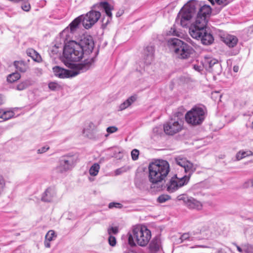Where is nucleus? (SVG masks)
<instances>
[{
	"mask_svg": "<svg viewBox=\"0 0 253 253\" xmlns=\"http://www.w3.org/2000/svg\"><path fill=\"white\" fill-rule=\"evenodd\" d=\"M207 109L204 106L193 107L185 116L186 122L194 126L201 124L206 118Z\"/></svg>",
	"mask_w": 253,
	"mask_h": 253,
	"instance_id": "obj_7",
	"label": "nucleus"
},
{
	"mask_svg": "<svg viewBox=\"0 0 253 253\" xmlns=\"http://www.w3.org/2000/svg\"><path fill=\"white\" fill-rule=\"evenodd\" d=\"M204 64L206 67H209L210 69H211V71L214 73L218 74L221 72L220 65L218 63V61L215 59L206 57L204 61Z\"/></svg>",
	"mask_w": 253,
	"mask_h": 253,
	"instance_id": "obj_15",
	"label": "nucleus"
},
{
	"mask_svg": "<svg viewBox=\"0 0 253 253\" xmlns=\"http://www.w3.org/2000/svg\"><path fill=\"white\" fill-rule=\"evenodd\" d=\"M194 68L195 70L199 71L200 70V67L198 66L194 65Z\"/></svg>",
	"mask_w": 253,
	"mask_h": 253,
	"instance_id": "obj_56",
	"label": "nucleus"
},
{
	"mask_svg": "<svg viewBox=\"0 0 253 253\" xmlns=\"http://www.w3.org/2000/svg\"><path fill=\"white\" fill-rule=\"evenodd\" d=\"M77 17L70 24V29L73 32L78 26L79 24L82 20L83 25L84 27L86 29L91 28L99 19L100 17Z\"/></svg>",
	"mask_w": 253,
	"mask_h": 253,
	"instance_id": "obj_10",
	"label": "nucleus"
},
{
	"mask_svg": "<svg viewBox=\"0 0 253 253\" xmlns=\"http://www.w3.org/2000/svg\"><path fill=\"white\" fill-rule=\"evenodd\" d=\"M92 8L85 15L81 14L80 16H101L100 12L96 10V9L104 11L106 16H112V11L114 10V6L107 1H100L94 4Z\"/></svg>",
	"mask_w": 253,
	"mask_h": 253,
	"instance_id": "obj_8",
	"label": "nucleus"
},
{
	"mask_svg": "<svg viewBox=\"0 0 253 253\" xmlns=\"http://www.w3.org/2000/svg\"><path fill=\"white\" fill-rule=\"evenodd\" d=\"M161 248V243L160 239L158 237H155L150 242L148 252H146L142 250H129L126 253H157Z\"/></svg>",
	"mask_w": 253,
	"mask_h": 253,
	"instance_id": "obj_14",
	"label": "nucleus"
},
{
	"mask_svg": "<svg viewBox=\"0 0 253 253\" xmlns=\"http://www.w3.org/2000/svg\"><path fill=\"white\" fill-rule=\"evenodd\" d=\"M189 238H190V236H189V233H184V234H183V235H182L181 236V237H180V240L181 241V242H183L184 241L189 240Z\"/></svg>",
	"mask_w": 253,
	"mask_h": 253,
	"instance_id": "obj_49",
	"label": "nucleus"
},
{
	"mask_svg": "<svg viewBox=\"0 0 253 253\" xmlns=\"http://www.w3.org/2000/svg\"><path fill=\"white\" fill-rule=\"evenodd\" d=\"M188 160L186 158L181 157L180 156L175 158V162L178 165L182 167L187 162Z\"/></svg>",
	"mask_w": 253,
	"mask_h": 253,
	"instance_id": "obj_32",
	"label": "nucleus"
},
{
	"mask_svg": "<svg viewBox=\"0 0 253 253\" xmlns=\"http://www.w3.org/2000/svg\"><path fill=\"white\" fill-rule=\"evenodd\" d=\"M108 135V134H106V135H105V136H107Z\"/></svg>",
	"mask_w": 253,
	"mask_h": 253,
	"instance_id": "obj_60",
	"label": "nucleus"
},
{
	"mask_svg": "<svg viewBox=\"0 0 253 253\" xmlns=\"http://www.w3.org/2000/svg\"><path fill=\"white\" fill-rule=\"evenodd\" d=\"M99 169V165L97 163H95L90 167L89 170V173L91 176H96L97 175Z\"/></svg>",
	"mask_w": 253,
	"mask_h": 253,
	"instance_id": "obj_30",
	"label": "nucleus"
},
{
	"mask_svg": "<svg viewBox=\"0 0 253 253\" xmlns=\"http://www.w3.org/2000/svg\"><path fill=\"white\" fill-rule=\"evenodd\" d=\"M21 8L23 10L28 11L31 8V6L29 3H26L21 6Z\"/></svg>",
	"mask_w": 253,
	"mask_h": 253,
	"instance_id": "obj_50",
	"label": "nucleus"
},
{
	"mask_svg": "<svg viewBox=\"0 0 253 253\" xmlns=\"http://www.w3.org/2000/svg\"><path fill=\"white\" fill-rule=\"evenodd\" d=\"M149 180L152 183V188L157 185V190H161L163 187V182L165 180L169 172V165L165 160H158L151 163L148 167Z\"/></svg>",
	"mask_w": 253,
	"mask_h": 253,
	"instance_id": "obj_2",
	"label": "nucleus"
},
{
	"mask_svg": "<svg viewBox=\"0 0 253 253\" xmlns=\"http://www.w3.org/2000/svg\"><path fill=\"white\" fill-rule=\"evenodd\" d=\"M14 65L17 71L21 72H25L28 66L26 63L23 61H16L14 62Z\"/></svg>",
	"mask_w": 253,
	"mask_h": 253,
	"instance_id": "obj_25",
	"label": "nucleus"
},
{
	"mask_svg": "<svg viewBox=\"0 0 253 253\" xmlns=\"http://www.w3.org/2000/svg\"><path fill=\"white\" fill-rule=\"evenodd\" d=\"M94 48V42L90 36L82 38L79 43L72 42L66 45L64 49V57L70 62L79 61L84 54H88L92 52Z\"/></svg>",
	"mask_w": 253,
	"mask_h": 253,
	"instance_id": "obj_1",
	"label": "nucleus"
},
{
	"mask_svg": "<svg viewBox=\"0 0 253 253\" xmlns=\"http://www.w3.org/2000/svg\"><path fill=\"white\" fill-rule=\"evenodd\" d=\"M184 180L185 179L183 178H179L176 174L174 175L167 184V191L169 193H172L180 187L187 185L188 182L184 183Z\"/></svg>",
	"mask_w": 253,
	"mask_h": 253,
	"instance_id": "obj_13",
	"label": "nucleus"
},
{
	"mask_svg": "<svg viewBox=\"0 0 253 253\" xmlns=\"http://www.w3.org/2000/svg\"><path fill=\"white\" fill-rule=\"evenodd\" d=\"M135 185H136V187H139V188H140V186H139V185L137 183V182H135Z\"/></svg>",
	"mask_w": 253,
	"mask_h": 253,
	"instance_id": "obj_58",
	"label": "nucleus"
},
{
	"mask_svg": "<svg viewBox=\"0 0 253 253\" xmlns=\"http://www.w3.org/2000/svg\"><path fill=\"white\" fill-rule=\"evenodd\" d=\"M50 241L45 240L44 242V246L47 248H50Z\"/></svg>",
	"mask_w": 253,
	"mask_h": 253,
	"instance_id": "obj_53",
	"label": "nucleus"
},
{
	"mask_svg": "<svg viewBox=\"0 0 253 253\" xmlns=\"http://www.w3.org/2000/svg\"><path fill=\"white\" fill-rule=\"evenodd\" d=\"M238 66H234L233 67V71L235 72H237L238 71Z\"/></svg>",
	"mask_w": 253,
	"mask_h": 253,
	"instance_id": "obj_57",
	"label": "nucleus"
},
{
	"mask_svg": "<svg viewBox=\"0 0 253 253\" xmlns=\"http://www.w3.org/2000/svg\"><path fill=\"white\" fill-rule=\"evenodd\" d=\"M49 147L47 146H43L42 148L38 149L37 153L38 154H42L45 152H46L48 150H49Z\"/></svg>",
	"mask_w": 253,
	"mask_h": 253,
	"instance_id": "obj_47",
	"label": "nucleus"
},
{
	"mask_svg": "<svg viewBox=\"0 0 253 253\" xmlns=\"http://www.w3.org/2000/svg\"><path fill=\"white\" fill-rule=\"evenodd\" d=\"M244 188H248L250 187H253V179H249L246 181L243 185Z\"/></svg>",
	"mask_w": 253,
	"mask_h": 253,
	"instance_id": "obj_43",
	"label": "nucleus"
},
{
	"mask_svg": "<svg viewBox=\"0 0 253 253\" xmlns=\"http://www.w3.org/2000/svg\"><path fill=\"white\" fill-rule=\"evenodd\" d=\"M139 152L138 150L134 149L132 150L131 153V157L133 160H136L138 158Z\"/></svg>",
	"mask_w": 253,
	"mask_h": 253,
	"instance_id": "obj_41",
	"label": "nucleus"
},
{
	"mask_svg": "<svg viewBox=\"0 0 253 253\" xmlns=\"http://www.w3.org/2000/svg\"><path fill=\"white\" fill-rule=\"evenodd\" d=\"M252 125H253V126H252V127H253V124H252Z\"/></svg>",
	"mask_w": 253,
	"mask_h": 253,
	"instance_id": "obj_61",
	"label": "nucleus"
},
{
	"mask_svg": "<svg viewBox=\"0 0 253 253\" xmlns=\"http://www.w3.org/2000/svg\"><path fill=\"white\" fill-rule=\"evenodd\" d=\"M198 10L196 16H207L211 14V8L210 6L206 4L202 6L199 4Z\"/></svg>",
	"mask_w": 253,
	"mask_h": 253,
	"instance_id": "obj_24",
	"label": "nucleus"
},
{
	"mask_svg": "<svg viewBox=\"0 0 253 253\" xmlns=\"http://www.w3.org/2000/svg\"><path fill=\"white\" fill-rule=\"evenodd\" d=\"M128 243L131 247L136 244L141 247L146 246L151 238V232L145 226H136L127 234Z\"/></svg>",
	"mask_w": 253,
	"mask_h": 253,
	"instance_id": "obj_4",
	"label": "nucleus"
},
{
	"mask_svg": "<svg viewBox=\"0 0 253 253\" xmlns=\"http://www.w3.org/2000/svg\"><path fill=\"white\" fill-rule=\"evenodd\" d=\"M125 8H124V7L121 8L118 10L117 13H116V16H122L123 14H124L125 13Z\"/></svg>",
	"mask_w": 253,
	"mask_h": 253,
	"instance_id": "obj_52",
	"label": "nucleus"
},
{
	"mask_svg": "<svg viewBox=\"0 0 253 253\" xmlns=\"http://www.w3.org/2000/svg\"><path fill=\"white\" fill-rule=\"evenodd\" d=\"M186 206L189 209H195L198 211L201 210L203 208L202 203L192 197H189Z\"/></svg>",
	"mask_w": 253,
	"mask_h": 253,
	"instance_id": "obj_21",
	"label": "nucleus"
},
{
	"mask_svg": "<svg viewBox=\"0 0 253 253\" xmlns=\"http://www.w3.org/2000/svg\"><path fill=\"white\" fill-rule=\"evenodd\" d=\"M253 155V153L250 151H239L236 155V160L238 161L241 160V159Z\"/></svg>",
	"mask_w": 253,
	"mask_h": 253,
	"instance_id": "obj_28",
	"label": "nucleus"
},
{
	"mask_svg": "<svg viewBox=\"0 0 253 253\" xmlns=\"http://www.w3.org/2000/svg\"><path fill=\"white\" fill-rule=\"evenodd\" d=\"M195 23L190 28V34L194 39L200 40L202 44L210 45L214 39L210 31L207 30L206 26L209 17H196Z\"/></svg>",
	"mask_w": 253,
	"mask_h": 253,
	"instance_id": "obj_3",
	"label": "nucleus"
},
{
	"mask_svg": "<svg viewBox=\"0 0 253 253\" xmlns=\"http://www.w3.org/2000/svg\"><path fill=\"white\" fill-rule=\"evenodd\" d=\"M107 232L109 236L112 234H117L119 232L118 227H111L108 228Z\"/></svg>",
	"mask_w": 253,
	"mask_h": 253,
	"instance_id": "obj_38",
	"label": "nucleus"
},
{
	"mask_svg": "<svg viewBox=\"0 0 253 253\" xmlns=\"http://www.w3.org/2000/svg\"><path fill=\"white\" fill-rule=\"evenodd\" d=\"M168 44L170 49L180 59L188 58L194 51L191 46L177 38L169 39Z\"/></svg>",
	"mask_w": 253,
	"mask_h": 253,
	"instance_id": "obj_6",
	"label": "nucleus"
},
{
	"mask_svg": "<svg viewBox=\"0 0 253 253\" xmlns=\"http://www.w3.org/2000/svg\"><path fill=\"white\" fill-rule=\"evenodd\" d=\"M14 116V113L13 111H5L3 109H0V118L4 120H7Z\"/></svg>",
	"mask_w": 253,
	"mask_h": 253,
	"instance_id": "obj_27",
	"label": "nucleus"
},
{
	"mask_svg": "<svg viewBox=\"0 0 253 253\" xmlns=\"http://www.w3.org/2000/svg\"><path fill=\"white\" fill-rule=\"evenodd\" d=\"M182 128V122L177 120H171L164 125V132L169 135L179 132Z\"/></svg>",
	"mask_w": 253,
	"mask_h": 253,
	"instance_id": "obj_12",
	"label": "nucleus"
},
{
	"mask_svg": "<svg viewBox=\"0 0 253 253\" xmlns=\"http://www.w3.org/2000/svg\"><path fill=\"white\" fill-rule=\"evenodd\" d=\"M182 168H184V171L186 173V175L182 177L185 179L183 180L184 183L189 182L191 176L196 170V166L194 165L189 161H188Z\"/></svg>",
	"mask_w": 253,
	"mask_h": 253,
	"instance_id": "obj_17",
	"label": "nucleus"
},
{
	"mask_svg": "<svg viewBox=\"0 0 253 253\" xmlns=\"http://www.w3.org/2000/svg\"><path fill=\"white\" fill-rule=\"evenodd\" d=\"M56 196V192L54 188L49 187L42 194V201L44 202H52Z\"/></svg>",
	"mask_w": 253,
	"mask_h": 253,
	"instance_id": "obj_18",
	"label": "nucleus"
},
{
	"mask_svg": "<svg viewBox=\"0 0 253 253\" xmlns=\"http://www.w3.org/2000/svg\"><path fill=\"white\" fill-rule=\"evenodd\" d=\"M77 158L74 155H67L61 157L59 160L58 170L61 172L71 170L75 166Z\"/></svg>",
	"mask_w": 253,
	"mask_h": 253,
	"instance_id": "obj_9",
	"label": "nucleus"
},
{
	"mask_svg": "<svg viewBox=\"0 0 253 253\" xmlns=\"http://www.w3.org/2000/svg\"><path fill=\"white\" fill-rule=\"evenodd\" d=\"M84 129L97 130L96 126L91 122H89Z\"/></svg>",
	"mask_w": 253,
	"mask_h": 253,
	"instance_id": "obj_45",
	"label": "nucleus"
},
{
	"mask_svg": "<svg viewBox=\"0 0 253 253\" xmlns=\"http://www.w3.org/2000/svg\"><path fill=\"white\" fill-rule=\"evenodd\" d=\"M189 197H188L186 195L182 194L177 196V199L178 201H183L185 205L186 206Z\"/></svg>",
	"mask_w": 253,
	"mask_h": 253,
	"instance_id": "obj_40",
	"label": "nucleus"
},
{
	"mask_svg": "<svg viewBox=\"0 0 253 253\" xmlns=\"http://www.w3.org/2000/svg\"><path fill=\"white\" fill-rule=\"evenodd\" d=\"M193 17H176L175 22L177 23H180L181 26L184 28H189V32L190 33V28L192 25L195 23V21L192 23Z\"/></svg>",
	"mask_w": 253,
	"mask_h": 253,
	"instance_id": "obj_20",
	"label": "nucleus"
},
{
	"mask_svg": "<svg viewBox=\"0 0 253 253\" xmlns=\"http://www.w3.org/2000/svg\"><path fill=\"white\" fill-rule=\"evenodd\" d=\"M237 250L241 253H244V248H243V244L242 245V247H240L238 246H237Z\"/></svg>",
	"mask_w": 253,
	"mask_h": 253,
	"instance_id": "obj_54",
	"label": "nucleus"
},
{
	"mask_svg": "<svg viewBox=\"0 0 253 253\" xmlns=\"http://www.w3.org/2000/svg\"><path fill=\"white\" fill-rule=\"evenodd\" d=\"M173 34L174 35H177V34L175 33V31H173Z\"/></svg>",
	"mask_w": 253,
	"mask_h": 253,
	"instance_id": "obj_59",
	"label": "nucleus"
},
{
	"mask_svg": "<svg viewBox=\"0 0 253 253\" xmlns=\"http://www.w3.org/2000/svg\"><path fill=\"white\" fill-rule=\"evenodd\" d=\"M215 2L219 5L222 4L223 5H225L227 4V0H215Z\"/></svg>",
	"mask_w": 253,
	"mask_h": 253,
	"instance_id": "obj_51",
	"label": "nucleus"
},
{
	"mask_svg": "<svg viewBox=\"0 0 253 253\" xmlns=\"http://www.w3.org/2000/svg\"><path fill=\"white\" fill-rule=\"evenodd\" d=\"M222 40L229 48L234 47L238 42V39L235 36L226 35L221 37Z\"/></svg>",
	"mask_w": 253,
	"mask_h": 253,
	"instance_id": "obj_19",
	"label": "nucleus"
},
{
	"mask_svg": "<svg viewBox=\"0 0 253 253\" xmlns=\"http://www.w3.org/2000/svg\"><path fill=\"white\" fill-rule=\"evenodd\" d=\"M123 207V206L122 204L116 202L110 203L108 205V208L109 209H113L114 208L117 209H122Z\"/></svg>",
	"mask_w": 253,
	"mask_h": 253,
	"instance_id": "obj_37",
	"label": "nucleus"
},
{
	"mask_svg": "<svg viewBox=\"0 0 253 253\" xmlns=\"http://www.w3.org/2000/svg\"><path fill=\"white\" fill-rule=\"evenodd\" d=\"M94 61V58L92 57L84 60L83 63L76 64L75 70H66L59 66H55L53 68V71L54 75L60 78L73 77L89 70Z\"/></svg>",
	"mask_w": 253,
	"mask_h": 253,
	"instance_id": "obj_5",
	"label": "nucleus"
},
{
	"mask_svg": "<svg viewBox=\"0 0 253 253\" xmlns=\"http://www.w3.org/2000/svg\"><path fill=\"white\" fill-rule=\"evenodd\" d=\"M97 130L83 129V134L84 136L92 140H97L99 136L97 134Z\"/></svg>",
	"mask_w": 253,
	"mask_h": 253,
	"instance_id": "obj_22",
	"label": "nucleus"
},
{
	"mask_svg": "<svg viewBox=\"0 0 253 253\" xmlns=\"http://www.w3.org/2000/svg\"><path fill=\"white\" fill-rule=\"evenodd\" d=\"M170 198L168 195H162L158 198L157 201L160 203H163L170 199Z\"/></svg>",
	"mask_w": 253,
	"mask_h": 253,
	"instance_id": "obj_35",
	"label": "nucleus"
},
{
	"mask_svg": "<svg viewBox=\"0 0 253 253\" xmlns=\"http://www.w3.org/2000/svg\"><path fill=\"white\" fill-rule=\"evenodd\" d=\"M48 87L52 90H55L59 87V85L56 83H50L48 84Z\"/></svg>",
	"mask_w": 253,
	"mask_h": 253,
	"instance_id": "obj_44",
	"label": "nucleus"
},
{
	"mask_svg": "<svg viewBox=\"0 0 253 253\" xmlns=\"http://www.w3.org/2000/svg\"><path fill=\"white\" fill-rule=\"evenodd\" d=\"M155 48L153 45L147 46L143 51V59L146 64H151L154 59Z\"/></svg>",
	"mask_w": 253,
	"mask_h": 253,
	"instance_id": "obj_16",
	"label": "nucleus"
},
{
	"mask_svg": "<svg viewBox=\"0 0 253 253\" xmlns=\"http://www.w3.org/2000/svg\"><path fill=\"white\" fill-rule=\"evenodd\" d=\"M5 186V181L3 176L0 175V195L4 190Z\"/></svg>",
	"mask_w": 253,
	"mask_h": 253,
	"instance_id": "obj_39",
	"label": "nucleus"
},
{
	"mask_svg": "<svg viewBox=\"0 0 253 253\" xmlns=\"http://www.w3.org/2000/svg\"><path fill=\"white\" fill-rule=\"evenodd\" d=\"M199 3L194 0H190L180 9L177 16H194L197 13Z\"/></svg>",
	"mask_w": 253,
	"mask_h": 253,
	"instance_id": "obj_11",
	"label": "nucleus"
},
{
	"mask_svg": "<svg viewBox=\"0 0 253 253\" xmlns=\"http://www.w3.org/2000/svg\"><path fill=\"white\" fill-rule=\"evenodd\" d=\"M137 99V96L136 95H132L128 97L123 103H121L119 106V111H123L129 106H130L133 103H134Z\"/></svg>",
	"mask_w": 253,
	"mask_h": 253,
	"instance_id": "obj_23",
	"label": "nucleus"
},
{
	"mask_svg": "<svg viewBox=\"0 0 253 253\" xmlns=\"http://www.w3.org/2000/svg\"><path fill=\"white\" fill-rule=\"evenodd\" d=\"M126 168H121L117 169L115 170V173L116 175H120V174H122V173H123L124 172H126Z\"/></svg>",
	"mask_w": 253,
	"mask_h": 253,
	"instance_id": "obj_48",
	"label": "nucleus"
},
{
	"mask_svg": "<svg viewBox=\"0 0 253 253\" xmlns=\"http://www.w3.org/2000/svg\"><path fill=\"white\" fill-rule=\"evenodd\" d=\"M118 130V128L115 126H109L107 128L106 131L108 133H112L116 132Z\"/></svg>",
	"mask_w": 253,
	"mask_h": 253,
	"instance_id": "obj_46",
	"label": "nucleus"
},
{
	"mask_svg": "<svg viewBox=\"0 0 253 253\" xmlns=\"http://www.w3.org/2000/svg\"><path fill=\"white\" fill-rule=\"evenodd\" d=\"M244 253H253V245L249 244H243Z\"/></svg>",
	"mask_w": 253,
	"mask_h": 253,
	"instance_id": "obj_34",
	"label": "nucleus"
},
{
	"mask_svg": "<svg viewBox=\"0 0 253 253\" xmlns=\"http://www.w3.org/2000/svg\"><path fill=\"white\" fill-rule=\"evenodd\" d=\"M108 242L109 245L112 247H114L116 244V239L112 235L109 236L108 238Z\"/></svg>",
	"mask_w": 253,
	"mask_h": 253,
	"instance_id": "obj_42",
	"label": "nucleus"
},
{
	"mask_svg": "<svg viewBox=\"0 0 253 253\" xmlns=\"http://www.w3.org/2000/svg\"><path fill=\"white\" fill-rule=\"evenodd\" d=\"M4 102V99L2 95L0 94V105H2Z\"/></svg>",
	"mask_w": 253,
	"mask_h": 253,
	"instance_id": "obj_55",
	"label": "nucleus"
},
{
	"mask_svg": "<svg viewBox=\"0 0 253 253\" xmlns=\"http://www.w3.org/2000/svg\"><path fill=\"white\" fill-rule=\"evenodd\" d=\"M32 84V82L30 80H27L23 81V82L19 84L16 87L18 90H22Z\"/></svg>",
	"mask_w": 253,
	"mask_h": 253,
	"instance_id": "obj_29",
	"label": "nucleus"
},
{
	"mask_svg": "<svg viewBox=\"0 0 253 253\" xmlns=\"http://www.w3.org/2000/svg\"><path fill=\"white\" fill-rule=\"evenodd\" d=\"M56 237L55 232L53 230H49L46 234L45 240L51 241L53 240L54 238Z\"/></svg>",
	"mask_w": 253,
	"mask_h": 253,
	"instance_id": "obj_33",
	"label": "nucleus"
},
{
	"mask_svg": "<svg viewBox=\"0 0 253 253\" xmlns=\"http://www.w3.org/2000/svg\"><path fill=\"white\" fill-rule=\"evenodd\" d=\"M28 56H30L34 61L40 62L42 61L40 55L34 49H29L26 51Z\"/></svg>",
	"mask_w": 253,
	"mask_h": 253,
	"instance_id": "obj_26",
	"label": "nucleus"
},
{
	"mask_svg": "<svg viewBox=\"0 0 253 253\" xmlns=\"http://www.w3.org/2000/svg\"><path fill=\"white\" fill-rule=\"evenodd\" d=\"M112 17H103L102 19V26L103 28H105L108 23L111 21Z\"/></svg>",
	"mask_w": 253,
	"mask_h": 253,
	"instance_id": "obj_36",
	"label": "nucleus"
},
{
	"mask_svg": "<svg viewBox=\"0 0 253 253\" xmlns=\"http://www.w3.org/2000/svg\"><path fill=\"white\" fill-rule=\"evenodd\" d=\"M20 78V75L16 72L9 75L7 78V81L9 83H13Z\"/></svg>",
	"mask_w": 253,
	"mask_h": 253,
	"instance_id": "obj_31",
	"label": "nucleus"
}]
</instances>
